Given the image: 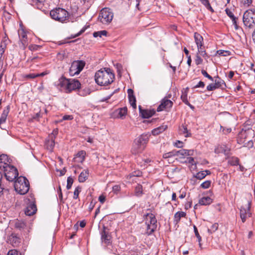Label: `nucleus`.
I'll use <instances>...</instances> for the list:
<instances>
[{"label": "nucleus", "mask_w": 255, "mask_h": 255, "mask_svg": "<svg viewBox=\"0 0 255 255\" xmlns=\"http://www.w3.org/2000/svg\"><path fill=\"white\" fill-rule=\"evenodd\" d=\"M96 83L101 86H106L113 82L115 74L109 68H105L98 71L95 75Z\"/></svg>", "instance_id": "obj_1"}, {"label": "nucleus", "mask_w": 255, "mask_h": 255, "mask_svg": "<svg viewBox=\"0 0 255 255\" xmlns=\"http://www.w3.org/2000/svg\"><path fill=\"white\" fill-rule=\"evenodd\" d=\"M80 82L75 79H67L61 77L59 80L58 88L61 91H65L66 93H69L73 90H76L80 87Z\"/></svg>", "instance_id": "obj_2"}, {"label": "nucleus", "mask_w": 255, "mask_h": 255, "mask_svg": "<svg viewBox=\"0 0 255 255\" xmlns=\"http://www.w3.org/2000/svg\"><path fill=\"white\" fill-rule=\"evenodd\" d=\"M14 189L19 194H26L29 189L28 180L23 176L18 177L14 182Z\"/></svg>", "instance_id": "obj_3"}, {"label": "nucleus", "mask_w": 255, "mask_h": 255, "mask_svg": "<svg viewBox=\"0 0 255 255\" xmlns=\"http://www.w3.org/2000/svg\"><path fill=\"white\" fill-rule=\"evenodd\" d=\"M145 223L146 225V233L147 235H151L157 228V220L155 216L152 213H147L145 216Z\"/></svg>", "instance_id": "obj_4"}, {"label": "nucleus", "mask_w": 255, "mask_h": 255, "mask_svg": "<svg viewBox=\"0 0 255 255\" xmlns=\"http://www.w3.org/2000/svg\"><path fill=\"white\" fill-rule=\"evenodd\" d=\"M50 15L51 18L60 22H64L68 17V12L64 9L58 7L50 11Z\"/></svg>", "instance_id": "obj_5"}, {"label": "nucleus", "mask_w": 255, "mask_h": 255, "mask_svg": "<svg viewBox=\"0 0 255 255\" xmlns=\"http://www.w3.org/2000/svg\"><path fill=\"white\" fill-rule=\"evenodd\" d=\"M243 19L245 26L249 28L253 27L255 24V9L247 10L244 14Z\"/></svg>", "instance_id": "obj_6"}, {"label": "nucleus", "mask_w": 255, "mask_h": 255, "mask_svg": "<svg viewBox=\"0 0 255 255\" xmlns=\"http://www.w3.org/2000/svg\"><path fill=\"white\" fill-rule=\"evenodd\" d=\"M114 14L109 8H103L99 15L98 19L101 22L104 24H109L113 18Z\"/></svg>", "instance_id": "obj_7"}, {"label": "nucleus", "mask_w": 255, "mask_h": 255, "mask_svg": "<svg viewBox=\"0 0 255 255\" xmlns=\"http://www.w3.org/2000/svg\"><path fill=\"white\" fill-rule=\"evenodd\" d=\"M85 65V62L82 60L74 61L69 69V74L71 76L78 75L83 69Z\"/></svg>", "instance_id": "obj_8"}, {"label": "nucleus", "mask_w": 255, "mask_h": 255, "mask_svg": "<svg viewBox=\"0 0 255 255\" xmlns=\"http://www.w3.org/2000/svg\"><path fill=\"white\" fill-rule=\"evenodd\" d=\"M1 170L4 172L6 180L9 181H13L18 175L17 169L12 165L8 166Z\"/></svg>", "instance_id": "obj_9"}, {"label": "nucleus", "mask_w": 255, "mask_h": 255, "mask_svg": "<svg viewBox=\"0 0 255 255\" xmlns=\"http://www.w3.org/2000/svg\"><path fill=\"white\" fill-rule=\"evenodd\" d=\"M251 205L252 201L249 200L247 205L242 206L240 209V216L243 223L246 221L248 217L252 216Z\"/></svg>", "instance_id": "obj_10"}, {"label": "nucleus", "mask_w": 255, "mask_h": 255, "mask_svg": "<svg viewBox=\"0 0 255 255\" xmlns=\"http://www.w3.org/2000/svg\"><path fill=\"white\" fill-rule=\"evenodd\" d=\"M175 155L180 158H184L189 156H194L195 151L193 150L182 149L179 150H175Z\"/></svg>", "instance_id": "obj_11"}, {"label": "nucleus", "mask_w": 255, "mask_h": 255, "mask_svg": "<svg viewBox=\"0 0 255 255\" xmlns=\"http://www.w3.org/2000/svg\"><path fill=\"white\" fill-rule=\"evenodd\" d=\"M173 106V102L166 98H164L162 100L161 104L158 107L157 111L160 112L165 109H167L171 108Z\"/></svg>", "instance_id": "obj_12"}, {"label": "nucleus", "mask_w": 255, "mask_h": 255, "mask_svg": "<svg viewBox=\"0 0 255 255\" xmlns=\"http://www.w3.org/2000/svg\"><path fill=\"white\" fill-rule=\"evenodd\" d=\"M148 134H141L138 137L135 139V141L141 146V148H144L146 147V143L148 141Z\"/></svg>", "instance_id": "obj_13"}, {"label": "nucleus", "mask_w": 255, "mask_h": 255, "mask_svg": "<svg viewBox=\"0 0 255 255\" xmlns=\"http://www.w3.org/2000/svg\"><path fill=\"white\" fill-rule=\"evenodd\" d=\"M10 165L9 159L5 154H2L0 156V169L5 168L7 166Z\"/></svg>", "instance_id": "obj_14"}, {"label": "nucleus", "mask_w": 255, "mask_h": 255, "mask_svg": "<svg viewBox=\"0 0 255 255\" xmlns=\"http://www.w3.org/2000/svg\"><path fill=\"white\" fill-rule=\"evenodd\" d=\"M18 35L22 47L23 48H25L28 45V39L26 33L23 30H21L19 31Z\"/></svg>", "instance_id": "obj_15"}, {"label": "nucleus", "mask_w": 255, "mask_h": 255, "mask_svg": "<svg viewBox=\"0 0 255 255\" xmlns=\"http://www.w3.org/2000/svg\"><path fill=\"white\" fill-rule=\"evenodd\" d=\"M37 211L36 206L33 201L28 205L25 210V214L27 216H32Z\"/></svg>", "instance_id": "obj_16"}, {"label": "nucleus", "mask_w": 255, "mask_h": 255, "mask_svg": "<svg viewBox=\"0 0 255 255\" xmlns=\"http://www.w3.org/2000/svg\"><path fill=\"white\" fill-rule=\"evenodd\" d=\"M139 114L140 116L144 119H148L152 116L154 114V111L148 110H142L141 106H138Z\"/></svg>", "instance_id": "obj_17"}, {"label": "nucleus", "mask_w": 255, "mask_h": 255, "mask_svg": "<svg viewBox=\"0 0 255 255\" xmlns=\"http://www.w3.org/2000/svg\"><path fill=\"white\" fill-rule=\"evenodd\" d=\"M225 11L227 15L231 19L235 28L236 30L238 29L239 28V26L237 23V18L235 16L234 13L230 9L227 8Z\"/></svg>", "instance_id": "obj_18"}, {"label": "nucleus", "mask_w": 255, "mask_h": 255, "mask_svg": "<svg viewBox=\"0 0 255 255\" xmlns=\"http://www.w3.org/2000/svg\"><path fill=\"white\" fill-rule=\"evenodd\" d=\"M101 240L102 242L107 245L110 243L111 236L109 232L106 230L105 227H104L103 231L101 232Z\"/></svg>", "instance_id": "obj_19"}, {"label": "nucleus", "mask_w": 255, "mask_h": 255, "mask_svg": "<svg viewBox=\"0 0 255 255\" xmlns=\"http://www.w3.org/2000/svg\"><path fill=\"white\" fill-rule=\"evenodd\" d=\"M133 90L129 89L128 90V99L130 103V105L132 107L133 109H136V99L135 97L133 95Z\"/></svg>", "instance_id": "obj_20"}, {"label": "nucleus", "mask_w": 255, "mask_h": 255, "mask_svg": "<svg viewBox=\"0 0 255 255\" xmlns=\"http://www.w3.org/2000/svg\"><path fill=\"white\" fill-rule=\"evenodd\" d=\"M10 110V106L8 105L4 108L0 117V125L5 123Z\"/></svg>", "instance_id": "obj_21"}, {"label": "nucleus", "mask_w": 255, "mask_h": 255, "mask_svg": "<svg viewBox=\"0 0 255 255\" xmlns=\"http://www.w3.org/2000/svg\"><path fill=\"white\" fill-rule=\"evenodd\" d=\"M144 150L143 148H141V146L139 144H137L134 140L133 144L132 147L131 149V151L132 154H136L141 152Z\"/></svg>", "instance_id": "obj_22"}, {"label": "nucleus", "mask_w": 255, "mask_h": 255, "mask_svg": "<svg viewBox=\"0 0 255 255\" xmlns=\"http://www.w3.org/2000/svg\"><path fill=\"white\" fill-rule=\"evenodd\" d=\"M9 240L14 247L18 246L20 242V239L15 234H11L9 237Z\"/></svg>", "instance_id": "obj_23"}, {"label": "nucleus", "mask_w": 255, "mask_h": 255, "mask_svg": "<svg viewBox=\"0 0 255 255\" xmlns=\"http://www.w3.org/2000/svg\"><path fill=\"white\" fill-rule=\"evenodd\" d=\"M214 84L217 89L220 88L223 89L226 87V84L224 81L218 76L216 77Z\"/></svg>", "instance_id": "obj_24"}, {"label": "nucleus", "mask_w": 255, "mask_h": 255, "mask_svg": "<svg viewBox=\"0 0 255 255\" xmlns=\"http://www.w3.org/2000/svg\"><path fill=\"white\" fill-rule=\"evenodd\" d=\"M55 139L52 136L51 138H49V139H47L45 142V145L46 148L50 151L53 150V149L55 145Z\"/></svg>", "instance_id": "obj_25"}, {"label": "nucleus", "mask_w": 255, "mask_h": 255, "mask_svg": "<svg viewBox=\"0 0 255 255\" xmlns=\"http://www.w3.org/2000/svg\"><path fill=\"white\" fill-rule=\"evenodd\" d=\"M167 128L166 125H162L157 128L153 129L151 133L153 135H157L160 133L163 132Z\"/></svg>", "instance_id": "obj_26"}, {"label": "nucleus", "mask_w": 255, "mask_h": 255, "mask_svg": "<svg viewBox=\"0 0 255 255\" xmlns=\"http://www.w3.org/2000/svg\"><path fill=\"white\" fill-rule=\"evenodd\" d=\"M194 37L197 47L203 45V38L199 33L195 32Z\"/></svg>", "instance_id": "obj_27"}, {"label": "nucleus", "mask_w": 255, "mask_h": 255, "mask_svg": "<svg viewBox=\"0 0 255 255\" xmlns=\"http://www.w3.org/2000/svg\"><path fill=\"white\" fill-rule=\"evenodd\" d=\"M213 202V199L209 196H205L199 200V204L201 205H208Z\"/></svg>", "instance_id": "obj_28"}, {"label": "nucleus", "mask_w": 255, "mask_h": 255, "mask_svg": "<svg viewBox=\"0 0 255 255\" xmlns=\"http://www.w3.org/2000/svg\"><path fill=\"white\" fill-rule=\"evenodd\" d=\"M89 176L88 170H84L80 174L78 180L80 182H84L87 179Z\"/></svg>", "instance_id": "obj_29"}, {"label": "nucleus", "mask_w": 255, "mask_h": 255, "mask_svg": "<svg viewBox=\"0 0 255 255\" xmlns=\"http://www.w3.org/2000/svg\"><path fill=\"white\" fill-rule=\"evenodd\" d=\"M210 173L211 172L209 170H206L198 172L195 177L197 179L201 180L205 178L207 175L210 174Z\"/></svg>", "instance_id": "obj_30"}, {"label": "nucleus", "mask_w": 255, "mask_h": 255, "mask_svg": "<svg viewBox=\"0 0 255 255\" xmlns=\"http://www.w3.org/2000/svg\"><path fill=\"white\" fill-rule=\"evenodd\" d=\"M91 93L90 89L88 88L81 89L78 90V94L82 97L87 96Z\"/></svg>", "instance_id": "obj_31"}, {"label": "nucleus", "mask_w": 255, "mask_h": 255, "mask_svg": "<svg viewBox=\"0 0 255 255\" xmlns=\"http://www.w3.org/2000/svg\"><path fill=\"white\" fill-rule=\"evenodd\" d=\"M189 88H186L185 89H183L181 92L182 94L181 95V99L182 100L183 102L188 103V99H187V95L188 93Z\"/></svg>", "instance_id": "obj_32"}, {"label": "nucleus", "mask_w": 255, "mask_h": 255, "mask_svg": "<svg viewBox=\"0 0 255 255\" xmlns=\"http://www.w3.org/2000/svg\"><path fill=\"white\" fill-rule=\"evenodd\" d=\"M179 132L181 134H184V136L187 137L191 136V133L187 129V127L185 126L182 125L179 128Z\"/></svg>", "instance_id": "obj_33"}, {"label": "nucleus", "mask_w": 255, "mask_h": 255, "mask_svg": "<svg viewBox=\"0 0 255 255\" xmlns=\"http://www.w3.org/2000/svg\"><path fill=\"white\" fill-rule=\"evenodd\" d=\"M186 213L184 212H177L174 215V222L176 223H178L182 217H185L186 216Z\"/></svg>", "instance_id": "obj_34"}, {"label": "nucleus", "mask_w": 255, "mask_h": 255, "mask_svg": "<svg viewBox=\"0 0 255 255\" xmlns=\"http://www.w3.org/2000/svg\"><path fill=\"white\" fill-rule=\"evenodd\" d=\"M197 49L198 53L197 54H198L199 55L202 56L205 59L208 57L203 45L202 46H199V47H197Z\"/></svg>", "instance_id": "obj_35"}, {"label": "nucleus", "mask_w": 255, "mask_h": 255, "mask_svg": "<svg viewBox=\"0 0 255 255\" xmlns=\"http://www.w3.org/2000/svg\"><path fill=\"white\" fill-rule=\"evenodd\" d=\"M228 163L232 166H236L239 163V159L238 157L233 156L229 158Z\"/></svg>", "instance_id": "obj_36"}, {"label": "nucleus", "mask_w": 255, "mask_h": 255, "mask_svg": "<svg viewBox=\"0 0 255 255\" xmlns=\"http://www.w3.org/2000/svg\"><path fill=\"white\" fill-rule=\"evenodd\" d=\"M143 194L142 186L140 184H137L135 187L134 195L136 196L140 197Z\"/></svg>", "instance_id": "obj_37"}, {"label": "nucleus", "mask_w": 255, "mask_h": 255, "mask_svg": "<svg viewBox=\"0 0 255 255\" xmlns=\"http://www.w3.org/2000/svg\"><path fill=\"white\" fill-rule=\"evenodd\" d=\"M127 114V108L126 107H124L123 108H121L119 110L118 116L120 118H123L125 117Z\"/></svg>", "instance_id": "obj_38"}, {"label": "nucleus", "mask_w": 255, "mask_h": 255, "mask_svg": "<svg viewBox=\"0 0 255 255\" xmlns=\"http://www.w3.org/2000/svg\"><path fill=\"white\" fill-rule=\"evenodd\" d=\"M107 31L106 30H102L100 31L95 32L93 33V36L95 37H101L103 35H107Z\"/></svg>", "instance_id": "obj_39"}, {"label": "nucleus", "mask_w": 255, "mask_h": 255, "mask_svg": "<svg viewBox=\"0 0 255 255\" xmlns=\"http://www.w3.org/2000/svg\"><path fill=\"white\" fill-rule=\"evenodd\" d=\"M218 224L214 223L213 224L210 229H208V231L209 233L212 234L216 231L218 229Z\"/></svg>", "instance_id": "obj_40"}, {"label": "nucleus", "mask_w": 255, "mask_h": 255, "mask_svg": "<svg viewBox=\"0 0 255 255\" xmlns=\"http://www.w3.org/2000/svg\"><path fill=\"white\" fill-rule=\"evenodd\" d=\"M193 228H194V233H195V235L196 236V237H197V238L198 239V241L199 243V245L200 246H201V240H202V238L200 236L199 233H198V230H197V227H196L195 225H194L193 226Z\"/></svg>", "instance_id": "obj_41"}, {"label": "nucleus", "mask_w": 255, "mask_h": 255, "mask_svg": "<svg viewBox=\"0 0 255 255\" xmlns=\"http://www.w3.org/2000/svg\"><path fill=\"white\" fill-rule=\"evenodd\" d=\"M217 53L220 56H228L230 55L231 52L229 51L219 50L217 51Z\"/></svg>", "instance_id": "obj_42"}, {"label": "nucleus", "mask_w": 255, "mask_h": 255, "mask_svg": "<svg viewBox=\"0 0 255 255\" xmlns=\"http://www.w3.org/2000/svg\"><path fill=\"white\" fill-rule=\"evenodd\" d=\"M15 227L19 229H23L25 226V223L23 221H17L15 224Z\"/></svg>", "instance_id": "obj_43"}, {"label": "nucleus", "mask_w": 255, "mask_h": 255, "mask_svg": "<svg viewBox=\"0 0 255 255\" xmlns=\"http://www.w3.org/2000/svg\"><path fill=\"white\" fill-rule=\"evenodd\" d=\"M67 183L66 188L68 190H69L70 189H71V188L72 186V184L73 183V178L71 177V176L68 177L67 178Z\"/></svg>", "instance_id": "obj_44"}, {"label": "nucleus", "mask_w": 255, "mask_h": 255, "mask_svg": "<svg viewBox=\"0 0 255 255\" xmlns=\"http://www.w3.org/2000/svg\"><path fill=\"white\" fill-rule=\"evenodd\" d=\"M81 191V188L79 186L77 187L74 192V196L73 198L74 199H77L79 197V193Z\"/></svg>", "instance_id": "obj_45"}, {"label": "nucleus", "mask_w": 255, "mask_h": 255, "mask_svg": "<svg viewBox=\"0 0 255 255\" xmlns=\"http://www.w3.org/2000/svg\"><path fill=\"white\" fill-rule=\"evenodd\" d=\"M85 152L83 151H79L76 155V157H75L78 158L79 157V161L82 162L84 160V157H85Z\"/></svg>", "instance_id": "obj_46"}, {"label": "nucleus", "mask_w": 255, "mask_h": 255, "mask_svg": "<svg viewBox=\"0 0 255 255\" xmlns=\"http://www.w3.org/2000/svg\"><path fill=\"white\" fill-rule=\"evenodd\" d=\"M175 152V150H173L172 151H170V152H169L167 153H165L163 155V157L164 158H168L169 157H171L172 156H176Z\"/></svg>", "instance_id": "obj_47"}, {"label": "nucleus", "mask_w": 255, "mask_h": 255, "mask_svg": "<svg viewBox=\"0 0 255 255\" xmlns=\"http://www.w3.org/2000/svg\"><path fill=\"white\" fill-rule=\"evenodd\" d=\"M38 8L41 9L45 0H34Z\"/></svg>", "instance_id": "obj_48"}, {"label": "nucleus", "mask_w": 255, "mask_h": 255, "mask_svg": "<svg viewBox=\"0 0 255 255\" xmlns=\"http://www.w3.org/2000/svg\"><path fill=\"white\" fill-rule=\"evenodd\" d=\"M202 3L207 8L210 9L212 11H213V9L210 5L208 0H201Z\"/></svg>", "instance_id": "obj_49"}, {"label": "nucleus", "mask_w": 255, "mask_h": 255, "mask_svg": "<svg viewBox=\"0 0 255 255\" xmlns=\"http://www.w3.org/2000/svg\"><path fill=\"white\" fill-rule=\"evenodd\" d=\"M211 185V181L210 180H207L204 182H203L201 184V187L204 189L208 188Z\"/></svg>", "instance_id": "obj_50"}, {"label": "nucleus", "mask_w": 255, "mask_h": 255, "mask_svg": "<svg viewBox=\"0 0 255 255\" xmlns=\"http://www.w3.org/2000/svg\"><path fill=\"white\" fill-rule=\"evenodd\" d=\"M195 61L196 64L197 65L202 64L203 62L202 59L201 58L200 56L198 55V54H196Z\"/></svg>", "instance_id": "obj_51"}, {"label": "nucleus", "mask_w": 255, "mask_h": 255, "mask_svg": "<svg viewBox=\"0 0 255 255\" xmlns=\"http://www.w3.org/2000/svg\"><path fill=\"white\" fill-rule=\"evenodd\" d=\"M253 2V0H241V2L245 6H250Z\"/></svg>", "instance_id": "obj_52"}, {"label": "nucleus", "mask_w": 255, "mask_h": 255, "mask_svg": "<svg viewBox=\"0 0 255 255\" xmlns=\"http://www.w3.org/2000/svg\"><path fill=\"white\" fill-rule=\"evenodd\" d=\"M191 156H189L187 157V160L185 161V162H188L193 165H196V163L195 162L194 158Z\"/></svg>", "instance_id": "obj_53"}, {"label": "nucleus", "mask_w": 255, "mask_h": 255, "mask_svg": "<svg viewBox=\"0 0 255 255\" xmlns=\"http://www.w3.org/2000/svg\"><path fill=\"white\" fill-rule=\"evenodd\" d=\"M201 73L202 75L205 76V77L208 78L209 80H210L212 81H213V78L212 76H211L209 74H208V73L204 70H201Z\"/></svg>", "instance_id": "obj_54"}, {"label": "nucleus", "mask_w": 255, "mask_h": 255, "mask_svg": "<svg viewBox=\"0 0 255 255\" xmlns=\"http://www.w3.org/2000/svg\"><path fill=\"white\" fill-rule=\"evenodd\" d=\"M38 75H36V74L31 73L29 74L25 75L23 77L26 79H34L36 77H37Z\"/></svg>", "instance_id": "obj_55"}, {"label": "nucleus", "mask_w": 255, "mask_h": 255, "mask_svg": "<svg viewBox=\"0 0 255 255\" xmlns=\"http://www.w3.org/2000/svg\"><path fill=\"white\" fill-rule=\"evenodd\" d=\"M58 197H59V200H60V202H63V195H62V190H61L60 186H59V187H58Z\"/></svg>", "instance_id": "obj_56"}, {"label": "nucleus", "mask_w": 255, "mask_h": 255, "mask_svg": "<svg viewBox=\"0 0 255 255\" xmlns=\"http://www.w3.org/2000/svg\"><path fill=\"white\" fill-rule=\"evenodd\" d=\"M217 89L214 84H210L207 86V90L209 91Z\"/></svg>", "instance_id": "obj_57"}, {"label": "nucleus", "mask_w": 255, "mask_h": 255, "mask_svg": "<svg viewBox=\"0 0 255 255\" xmlns=\"http://www.w3.org/2000/svg\"><path fill=\"white\" fill-rule=\"evenodd\" d=\"M73 119V117L72 115H64L62 118V120H68L70 121Z\"/></svg>", "instance_id": "obj_58"}, {"label": "nucleus", "mask_w": 255, "mask_h": 255, "mask_svg": "<svg viewBox=\"0 0 255 255\" xmlns=\"http://www.w3.org/2000/svg\"><path fill=\"white\" fill-rule=\"evenodd\" d=\"M58 129L57 128L54 129L53 130V131L51 133V135L49 136V138H51L52 136L54 138V139H55L56 136L58 134Z\"/></svg>", "instance_id": "obj_59"}, {"label": "nucleus", "mask_w": 255, "mask_h": 255, "mask_svg": "<svg viewBox=\"0 0 255 255\" xmlns=\"http://www.w3.org/2000/svg\"><path fill=\"white\" fill-rule=\"evenodd\" d=\"M204 86V83L202 81H200L196 86L194 87V88H203Z\"/></svg>", "instance_id": "obj_60"}, {"label": "nucleus", "mask_w": 255, "mask_h": 255, "mask_svg": "<svg viewBox=\"0 0 255 255\" xmlns=\"http://www.w3.org/2000/svg\"><path fill=\"white\" fill-rule=\"evenodd\" d=\"M183 143L180 141L177 140L176 142L174 143V145L178 148H181L183 147Z\"/></svg>", "instance_id": "obj_61"}, {"label": "nucleus", "mask_w": 255, "mask_h": 255, "mask_svg": "<svg viewBox=\"0 0 255 255\" xmlns=\"http://www.w3.org/2000/svg\"><path fill=\"white\" fill-rule=\"evenodd\" d=\"M7 255H18V252L15 250H11L8 252Z\"/></svg>", "instance_id": "obj_62"}, {"label": "nucleus", "mask_w": 255, "mask_h": 255, "mask_svg": "<svg viewBox=\"0 0 255 255\" xmlns=\"http://www.w3.org/2000/svg\"><path fill=\"white\" fill-rule=\"evenodd\" d=\"M121 187L119 185H115L113 187V191L115 193H118L120 190Z\"/></svg>", "instance_id": "obj_63"}, {"label": "nucleus", "mask_w": 255, "mask_h": 255, "mask_svg": "<svg viewBox=\"0 0 255 255\" xmlns=\"http://www.w3.org/2000/svg\"><path fill=\"white\" fill-rule=\"evenodd\" d=\"M221 130L222 129L223 131L225 133H230L231 131V128H227V129H225L222 126H221Z\"/></svg>", "instance_id": "obj_64"}]
</instances>
